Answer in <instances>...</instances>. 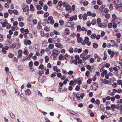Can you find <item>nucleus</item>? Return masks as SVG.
Masks as SVG:
<instances>
[{"mask_svg": "<svg viewBox=\"0 0 122 122\" xmlns=\"http://www.w3.org/2000/svg\"><path fill=\"white\" fill-rule=\"evenodd\" d=\"M33 49V50L35 51H39L40 49L39 45L38 44L34 45Z\"/></svg>", "mask_w": 122, "mask_h": 122, "instance_id": "nucleus-2", "label": "nucleus"}, {"mask_svg": "<svg viewBox=\"0 0 122 122\" xmlns=\"http://www.w3.org/2000/svg\"><path fill=\"white\" fill-rule=\"evenodd\" d=\"M25 93L28 95H30L31 94V92L30 90L27 89L24 91Z\"/></svg>", "mask_w": 122, "mask_h": 122, "instance_id": "nucleus-14", "label": "nucleus"}, {"mask_svg": "<svg viewBox=\"0 0 122 122\" xmlns=\"http://www.w3.org/2000/svg\"><path fill=\"white\" fill-rule=\"evenodd\" d=\"M72 62L76 65L77 64L78 61L76 59L73 60Z\"/></svg>", "mask_w": 122, "mask_h": 122, "instance_id": "nucleus-40", "label": "nucleus"}, {"mask_svg": "<svg viewBox=\"0 0 122 122\" xmlns=\"http://www.w3.org/2000/svg\"><path fill=\"white\" fill-rule=\"evenodd\" d=\"M52 56H54V58H55L60 53V51L58 50L53 49L51 52Z\"/></svg>", "mask_w": 122, "mask_h": 122, "instance_id": "nucleus-1", "label": "nucleus"}, {"mask_svg": "<svg viewBox=\"0 0 122 122\" xmlns=\"http://www.w3.org/2000/svg\"><path fill=\"white\" fill-rule=\"evenodd\" d=\"M82 39L81 37L78 38L77 39V41L78 42L81 43L82 42Z\"/></svg>", "mask_w": 122, "mask_h": 122, "instance_id": "nucleus-29", "label": "nucleus"}, {"mask_svg": "<svg viewBox=\"0 0 122 122\" xmlns=\"http://www.w3.org/2000/svg\"><path fill=\"white\" fill-rule=\"evenodd\" d=\"M26 60L29 61L30 60V59H29L28 57H26V56H23L21 58V61H24Z\"/></svg>", "mask_w": 122, "mask_h": 122, "instance_id": "nucleus-12", "label": "nucleus"}, {"mask_svg": "<svg viewBox=\"0 0 122 122\" xmlns=\"http://www.w3.org/2000/svg\"><path fill=\"white\" fill-rule=\"evenodd\" d=\"M71 6L69 5H66V10H68L71 9Z\"/></svg>", "mask_w": 122, "mask_h": 122, "instance_id": "nucleus-30", "label": "nucleus"}, {"mask_svg": "<svg viewBox=\"0 0 122 122\" xmlns=\"http://www.w3.org/2000/svg\"><path fill=\"white\" fill-rule=\"evenodd\" d=\"M44 30L46 31H49L50 30V28L47 26H46L44 28Z\"/></svg>", "mask_w": 122, "mask_h": 122, "instance_id": "nucleus-23", "label": "nucleus"}, {"mask_svg": "<svg viewBox=\"0 0 122 122\" xmlns=\"http://www.w3.org/2000/svg\"><path fill=\"white\" fill-rule=\"evenodd\" d=\"M12 41L11 39L9 40L6 41L7 45H10L12 42Z\"/></svg>", "mask_w": 122, "mask_h": 122, "instance_id": "nucleus-22", "label": "nucleus"}, {"mask_svg": "<svg viewBox=\"0 0 122 122\" xmlns=\"http://www.w3.org/2000/svg\"><path fill=\"white\" fill-rule=\"evenodd\" d=\"M10 116L13 119H14L15 118V116L12 113H10Z\"/></svg>", "mask_w": 122, "mask_h": 122, "instance_id": "nucleus-27", "label": "nucleus"}, {"mask_svg": "<svg viewBox=\"0 0 122 122\" xmlns=\"http://www.w3.org/2000/svg\"><path fill=\"white\" fill-rule=\"evenodd\" d=\"M19 25L20 27H22L24 25V23L22 22H20L19 23Z\"/></svg>", "mask_w": 122, "mask_h": 122, "instance_id": "nucleus-52", "label": "nucleus"}, {"mask_svg": "<svg viewBox=\"0 0 122 122\" xmlns=\"http://www.w3.org/2000/svg\"><path fill=\"white\" fill-rule=\"evenodd\" d=\"M122 82V81L121 80H118L117 81V84L119 85H120Z\"/></svg>", "mask_w": 122, "mask_h": 122, "instance_id": "nucleus-47", "label": "nucleus"}, {"mask_svg": "<svg viewBox=\"0 0 122 122\" xmlns=\"http://www.w3.org/2000/svg\"><path fill=\"white\" fill-rule=\"evenodd\" d=\"M70 56L69 55H67V54H66L63 57L65 59H66L68 58H70Z\"/></svg>", "mask_w": 122, "mask_h": 122, "instance_id": "nucleus-36", "label": "nucleus"}, {"mask_svg": "<svg viewBox=\"0 0 122 122\" xmlns=\"http://www.w3.org/2000/svg\"><path fill=\"white\" fill-rule=\"evenodd\" d=\"M94 61V60L93 58L90 59V62L91 63H93Z\"/></svg>", "mask_w": 122, "mask_h": 122, "instance_id": "nucleus-59", "label": "nucleus"}, {"mask_svg": "<svg viewBox=\"0 0 122 122\" xmlns=\"http://www.w3.org/2000/svg\"><path fill=\"white\" fill-rule=\"evenodd\" d=\"M24 43L25 45H30L31 44V42L29 40H26L25 39L24 40Z\"/></svg>", "mask_w": 122, "mask_h": 122, "instance_id": "nucleus-4", "label": "nucleus"}, {"mask_svg": "<svg viewBox=\"0 0 122 122\" xmlns=\"http://www.w3.org/2000/svg\"><path fill=\"white\" fill-rule=\"evenodd\" d=\"M107 114L106 115V118H108L109 117H111L112 116V114L109 113H107Z\"/></svg>", "mask_w": 122, "mask_h": 122, "instance_id": "nucleus-19", "label": "nucleus"}, {"mask_svg": "<svg viewBox=\"0 0 122 122\" xmlns=\"http://www.w3.org/2000/svg\"><path fill=\"white\" fill-rule=\"evenodd\" d=\"M61 7V6H60L59 5H56V8L57 10H60Z\"/></svg>", "mask_w": 122, "mask_h": 122, "instance_id": "nucleus-64", "label": "nucleus"}, {"mask_svg": "<svg viewBox=\"0 0 122 122\" xmlns=\"http://www.w3.org/2000/svg\"><path fill=\"white\" fill-rule=\"evenodd\" d=\"M110 41L111 42H112L114 43V46H115L116 47H118V45L117 43L115 42V41L114 40H110Z\"/></svg>", "mask_w": 122, "mask_h": 122, "instance_id": "nucleus-21", "label": "nucleus"}, {"mask_svg": "<svg viewBox=\"0 0 122 122\" xmlns=\"http://www.w3.org/2000/svg\"><path fill=\"white\" fill-rule=\"evenodd\" d=\"M91 36L92 39H94L96 37V35L95 34H92L91 35Z\"/></svg>", "mask_w": 122, "mask_h": 122, "instance_id": "nucleus-34", "label": "nucleus"}, {"mask_svg": "<svg viewBox=\"0 0 122 122\" xmlns=\"http://www.w3.org/2000/svg\"><path fill=\"white\" fill-rule=\"evenodd\" d=\"M39 4L41 6H43L44 5L43 3V2L41 0L39 2Z\"/></svg>", "mask_w": 122, "mask_h": 122, "instance_id": "nucleus-60", "label": "nucleus"}, {"mask_svg": "<svg viewBox=\"0 0 122 122\" xmlns=\"http://www.w3.org/2000/svg\"><path fill=\"white\" fill-rule=\"evenodd\" d=\"M32 21L33 24L34 25L36 24L37 22V20L35 19H33V20Z\"/></svg>", "mask_w": 122, "mask_h": 122, "instance_id": "nucleus-58", "label": "nucleus"}, {"mask_svg": "<svg viewBox=\"0 0 122 122\" xmlns=\"http://www.w3.org/2000/svg\"><path fill=\"white\" fill-rule=\"evenodd\" d=\"M112 17L113 19L112 20V22L114 23L117 22V16L115 14H114L112 15Z\"/></svg>", "mask_w": 122, "mask_h": 122, "instance_id": "nucleus-6", "label": "nucleus"}, {"mask_svg": "<svg viewBox=\"0 0 122 122\" xmlns=\"http://www.w3.org/2000/svg\"><path fill=\"white\" fill-rule=\"evenodd\" d=\"M97 4L99 5L102 4V1L100 0H98L97 1Z\"/></svg>", "mask_w": 122, "mask_h": 122, "instance_id": "nucleus-41", "label": "nucleus"}, {"mask_svg": "<svg viewBox=\"0 0 122 122\" xmlns=\"http://www.w3.org/2000/svg\"><path fill=\"white\" fill-rule=\"evenodd\" d=\"M65 33L66 35H68L69 34V29L68 28H66L65 30Z\"/></svg>", "mask_w": 122, "mask_h": 122, "instance_id": "nucleus-16", "label": "nucleus"}, {"mask_svg": "<svg viewBox=\"0 0 122 122\" xmlns=\"http://www.w3.org/2000/svg\"><path fill=\"white\" fill-rule=\"evenodd\" d=\"M89 40V38L88 37H85V39L84 41H83V42H82V45H84L86 44V42L88 41Z\"/></svg>", "mask_w": 122, "mask_h": 122, "instance_id": "nucleus-10", "label": "nucleus"}, {"mask_svg": "<svg viewBox=\"0 0 122 122\" xmlns=\"http://www.w3.org/2000/svg\"><path fill=\"white\" fill-rule=\"evenodd\" d=\"M110 15L109 14H107L105 15V17L107 19H108L110 18Z\"/></svg>", "mask_w": 122, "mask_h": 122, "instance_id": "nucleus-43", "label": "nucleus"}, {"mask_svg": "<svg viewBox=\"0 0 122 122\" xmlns=\"http://www.w3.org/2000/svg\"><path fill=\"white\" fill-rule=\"evenodd\" d=\"M77 30L78 31H79L81 30V27L80 25H78L77 27Z\"/></svg>", "mask_w": 122, "mask_h": 122, "instance_id": "nucleus-31", "label": "nucleus"}, {"mask_svg": "<svg viewBox=\"0 0 122 122\" xmlns=\"http://www.w3.org/2000/svg\"><path fill=\"white\" fill-rule=\"evenodd\" d=\"M73 73V71L71 70L70 71L68 72V74L70 75H72Z\"/></svg>", "mask_w": 122, "mask_h": 122, "instance_id": "nucleus-56", "label": "nucleus"}, {"mask_svg": "<svg viewBox=\"0 0 122 122\" xmlns=\"http://www.w3.org/2000/svg\"><path fill=\"white\" fill-rule=\"evenodd\" d=\"M30 10L31 11H34L35 10V8L33 5H30Z\"/></svg>", "mask_w": 122, "mask_h": 122, "instance_id": "nucleus-15", "label": "nucleus"}, {"mask_svg": "<svg viewBox=\"0 0 122 122\" xmlns=\"http://www.w3.org/2000/svg\"><path fill=\"white\" fill-rule=\"evenodd\" d=\"M77 15H75L69 17V19L71 21H73L74 20H76L77 19Z\"/></svg>", "mask_w": 122, "mask_h": 122, "instance_id": "nucleus-7", "label": "nucleus"}, {"mask_svg": "<svg viewBox=\"0 0 122 122\" xmlns=\"http://www.w3.org/2000/svg\"><path fill=\"white\" fill-rule=\"evenodd\" d=\"M94 56L95 57V60H97V62H99L101 60V57L97 54H94Z\"/></svg>", "mask_w": 122, "mask_h": 122, "instance_id": "nucleus-8", "label": "nucleus"}, {"mask_svg": "<svg viewBox=\"0 0 122 122\" xmlns=\"http://www.w3.org/2000/svg\"><path fill=\"white\" fill-rule=\"evenodd\" d=\"M90 72L89 71H87L85 73V75L88 77L89 76V75L90 74Z\"/></svg>", "mask_w": 122, "mask_h": 122, "instance_id": "nucleus-51", "label": "nucleus"}, {"mask_svg": "<svg viewBox=\"0 0 122 122\" xmlns=\"http://www.w3.org/2000/svg\"><path fill=\"white\" fill-rule=\"evenodd\" d=\"M93 47L95 48H97L98 47V45L96 43H94L93 44Z\"/></svg>", "mask_w": 122, "mask_h": 122, "instance_id": "nucleus-44", "label": "nucleus"}, {"mask_svg": "<svg viewBox=\"0 0 122 122\" xmlns=\"http://www.w3.org/2000/svg\"><path fill=\"white\" fill-rule=\"evenodd\" d=\"M55 45L56 47L59 48L61 49L63 48L61 44L60 43H56Z\"/></svg>", "mask_w": 122, "mask_h": 122, "instance_id": "nucleus-11", "label": "nucleus"}, {"mask_svg": "<svg viewBox=\"0 0 122 122\" xmlns=\"http://www.w3.org/2000/svg\"><path fill=\"white\" fill-rule=\"evenodd\" d=\"M1 91L2 92V95L3 96H4L6 95V92L5 90L4 89H2L1 90Z\"/></svg>", "mask_w": 122, "mask_h": 122, "instance_id": "nucleus-25", "label": "nucleus"}, {"mask_svg": "<svg viewBox=\"0 0 122 122\" xmlns=\"http://www.w3.org/2000/svg\"><path fill=\"white\" fill-rule=\"evenodd\" d=\"M59 22L61 25H62L64 24V22L63 20H61L59 21Z\"/></svg>", "mask_w": 122, "mask_h": 122, "instance_id": "nucleus-46", "label": "nucleus"}, {"mask_svg": "<svg viewBox=\"0 0 122 122\" xmlns=\"http://www.w3.org/2000/svg\"><path fill=\"white\" fill-rule=\"evenodd\" d=\"M36 8L38 10H40L42 9V7L40 5H37L36 6Z\"/></svg>", "mask_w": 122, "mask_h": 122, "instance_id": "nucleus-48", "label": "nucleus"}, {"mask_svg": "<svg viewBox=\"0 0 122 122\" xmlns=\"http://www.w3.org/2000/svg\"><path fill=\"white\" fill-rule=\"evenodd\" d=\"M15 45L14 43L12 44L10 46V49H13L15 47Z\"/></svg>", "mask_w": 122, "mask_h": 122, "instance_id": "nucleus-32", "label": "nucleus"}, {"mask_svg": "<svg viewBox=\"0 0 122 122\" xmlns=\"http://www.w3.org/2000/svg\"><path fill=\"white\" fill-rule=\"evenodd\" d=\"M48 47L50 48L51 49H53L54 47V45L53 44H50L49 46Z\"/></svg>", "mask_w": 122, "mask_h": 122, "instance_id": "nucleus-37", "label": "nucleus"}, {"mask_svg": "<svg viewBox=\"0 0 122 122\" xmlns=\"http://www.w3.org/2000/svg\"><path fill=\"white\" fill-rule=\"evenodd\" d=\"M78 60V64H80V63H83L86 64V63L85 62H82V60L81 59H80Z\"/></svg>", "mask_w": 122, "mask_h": 122, "instance_id": "nucleus-45", "label": "nucleus"}, {"mask_svg": "<svg viewBox=\"0 0 122 122\" xmlns=\"http://www.w3.org/2000/svg\"><path fill=\"white\" fill-rule=\"evenodd\" d=\"M20 97L22 101H24L26 100V98L23 94L21 93L20 94Z\"/></svg>", "mask_w": 122, "mask_h": 122, "instance_id": "nucleus-13", "label": "nucleus"}, {"mask_svg": "<svg viewBox=\"0 0 122 122\" xmlns=\"http://www.w3.org/2000/svg\"><path fill=\"white\" fill-rule=\"evenodd\" d=\"M5 70L6 73L8 72L9 69L8 67H5Z\"/></svg>", "mask_w": 122, "mask_h": 122, "instance_id": "nucleus-61", "label": "nucleus"}, {"mask_svg": "<svg viewBox=\"0 0 122 122\" xmlns=\"http://www.w3.org/2000/svg\"><path fill=\"white\" fill-rule=\"evenodd\" d=\"M53 32L54 34L56 35H58L60 34V33L58 32L56 30H54V31Z\"/></svg>", "mask_w": 122, "mask_h": 122, "instance_id": "nucleus-57", "label": "nucleus"}, {"mask_svg": "<svg viewBox=\"0 0 122 122\" xmlns=\"http://www.w3.org/2000/svg\"><path fill=\"white\" fill-rule=\"evenodd\" d=\"M39 69L41 70L44 69V65L42 64H41L39 67Z\"/></svg>", "mask_w": 122, "mask_h": 122, "instance_id": "nucleus-35", "label": "nucleus"}, {"mask_svg": "<svg viewBox=\"0 0 122 122\" xmlns=\"http://www.w3.org/2000/svg\"><path fill=\"white\" fill-rule=\"evenodd\" d=\"M83 19L84 20H85L87 19V15L86 13L84 14L83 16Z\"/></svg>", "mask_w": 122, "mask_h": 122, "instance_id": "nucleus-20", "label": "nucleus"}, {"mask_svg": "<svg viewBox=\"0 0 122 122\" xmlns=\"http://www.w3.org/2000/svg\"><path fill=\"white\" fill-rule=\"evenodd\" d=\"M116 7L117 10L120 11H122V4H117L116 6Z\"/></svg>", "mask_w": 122, "mask_h": 122, "instance_id": "nucleus-5", "label": "nucleus"}, {"mask_svg": "<svg viewBox=\"0 0 122 122\" xmlns=\"http://www.w3.org/2000/svg\"><path fill=\"white\" fill-rule=\"evenodd\" d=\"M9 13H8L6 12L4 14V17L5 18H6L8 17V16Z\"/></svg>", "mask_w": 122, "mask_h": 122, "instance_id": "nucleus-39", "label": "nucleus"}, {"mask_svg": "<svg viewBox=\"0 0 122 122\" xmlns=\"http://www.w3.org/2000/svg\"><path fill=\"white\" fill-rule=\"evenodd\" d=\"M87 34L89 36L91 35L92 34V32L91 30H88L87 31Z\"/></svg>", "mask_w": 122, "mask_h": 122, "instance_id": "nucleus-53", "label": "nucleus"}, {"mask_svg": "<svg viewBox=\"0 0 122 122\" xmlns=\"http://www.w3.org/2000/svg\"><path fill=\"white\" fill-rule=\"evenodd\" d=\"M92 82V79H89L87 81V83L88 84H90Z\"/></svg>", "mask_w": 122, "mask_h": 122, "instance_id": "nucleus-62", "label": "nucleus"}, {"mask_svg": "<svg viewBox=\"0 0 122 122\" xmlns=\"http://www.w3.org/2000/svg\"><path fill=\"white\" fill-rule=\"evenodd\" d=\"M37 13L38 14H43L44 13V11L42 10H38L37 11Z\"/></svg>", "mask_w": 122, "mask_h": 122, "instance_id": "nucleus-33", "label": "nucleus"}, {"mask_svg": "<svg viewBox=\"0 0 122 122\" xmlns=\"http://www.w3.org/2000/svg\"><path fill=\"white\" fill-rule=\"evenodd\" d=\"M98 84L96 83H93L91 86V87H92V89L96 91L97 90L98 88Z\"/></svg>", "mask_w": 122, "mask_h": 122, "instance_id": "nucleus-3", "label": "nucleus"}, {"mask_svg": "<svg viewBox=\"0 0 122 122\" xmlns=\"http://www.w3.org/2000/svg\"><path fill=\"white\" fill-rule=\"evenodd\" d=\"M6 26H7L6 28L8 29H10L11 27V25L10 24H8L6 25Z\"/></svg>", "mask_w": 122, "mask_h": 122, "instance_id": "nucleus-50", "label": "nucleus"}, {"mask_svg": "<svg viewBox=\"0 0 122 122\" xmlns=\"http://www.w3.org/2000/svg\"><path fill=\"white\" fill-rule=\"evenodd\" d=\"M117 85V84L116 82L113 83L112 85V86L114 88L116 87Z\"/></svg>", "mask_w": 122, "mask_h": 122, "instance_id": "nucleus-28", "label": "nucleus"}, {"mask_svg": "<svg viewBox=\"0 0 122 122\" xmlns=\"http://www.w3.org/2000/svg\"><path fill=\"white\" fill-rule=\"evenodd\" d=\"M103 82L104 84H108L109 83V81L108 80L106 79H104L103 80Z\"/></svg>", "mask_w": 122, "mask_h": 122, "instance_id": "nucleus-18", "label": "nucleus"}, {"mask_svg": "<svg viewBox=\"0 0 122 122\" xmlns=\"http://www.w3.org/2000/svg\"><path fill=\"white\" fill-rule=\"evenodd\" d=\"M69 52L71 53H72L74 51L72 47H71L69 49Z\"/></svg>", "mask_w": 122, "mask_h": 122, "instance_id": "nucleus-63", "label": "nucleus"}, {"mask_svg": "<svg viewBox=\"0 0 122 122\" xmlns=\"http://www.w3.org/2000/svg\"><path fill=\"white\" fill-rule=\"evenodd\" d=\"M24 54L25 55H27L29 54L28 51L26 50H25L23 52Z\"/></svg>", "mask_w": 122, "mask_h": 122, "instance_id": "nucleus-55", "label": "nucleus"}, {"mask_svg": "<svg viewBox=\"0 0 122 122\" xmlns=\"http://www.w3.org/2000/svg\"><path fill=\"white\" fill-rule=\"evenodd\" d=\"M15 92L16 94L17 93L18 95L19 96V95L20 92L18 91V89H15Z\"/></svg>", "mask_w": 122, "mask_h": 122, "instance_id": "nucleus-54", "label": "nucleus"}, {"mask_svg": "<svg viewBox=\"0 0 122 122\" xmlns=\"http://www.w3.org/2000/svg\"><path fill=\"white\" fill-rule=\"evenodd\" d=\"M113 76V74L111 72H110L107 73V74L105 75V78L106 79H108L109 78V76L112 77Z\"/></svg>", "mask_w": 122, "mask_h": 122, "instance_id": "nucleus-9", "label": "nucleus"}, {"mask_svg": "<svg viewBox=\"0 0 122 122\" xmlns=\"http://www.w3.org/2000/svg\"><path fill=\"white\" fill-rule=\"evenodd\" d=\"M63 58V55L62 54H61L59 57V59L60 60H61Z\"/></svg>", "mask_w": 122, "mask_h": 122, "instance_id": "nucleus-49", "label": "nucleus"}, {"mask_svg": "<svg viewBox=\"0 0 122 122\" xmlns=\"http://www.w3.org/2000/svg\"><path fill=\"white\" fill-rule=\"evenodd\" d=\"M24 18L22 16L19 17L18 18V20L20 21H21L22 20H23Z\"/></svg>", "mask_w": 122, "mask_h": 122, "instance_id": "nucleus-38", "label": "nucleus"}, {"mask_svg": "<svg viewBox=\"0 0 122 122\" xmlns=\"http://www.w3.org/2000/svg\"><path fill=\"white\" fill-rule=\"evenodd\" d=\"M9 3H5L4 4V7L6 8H8L9 7Z\"/></svg>", "mask_w": 122, "mask_h": 122, "instance_id": "nucleus-26", "label": "nucleus"}, {"mask_svg": "<svg viewBox=\"0 0 122 122\" xmlns=\"http://www.w3.org/2000/svg\"><path fill=\"white\" fill-rule=\"evenodd\" d=\"M45 61L46 63H47L49 61V58L48 56H46L45 57Z\"/></svg>", "mask_w": 122, "mask_h": 122, "instance_id": "nucleus-42", "label": "nucleus"}, {"mask_svg": "<svg viewBox=\"0 0 122 122\" xmlns=\"http://www.w3.org/2000/svg\"><path fill=\"white\" fill-rule=\"evenodd\" d=\"M119 2V1L118 0H113L112 2L114 4H115L116 6L117 5V4H118V3Z\"/></svg>", "mask_w": 122, "mask_h": 122, "instance_id": "nucleus-17", "label": "nucleus"}, {"mask_svg": "<svg viewBox=\"0 0 122 122\" xmlns=\"http://www.w3.org/2000/svg\"><path fill=\"white\" fill-rule=\"evenodd\" d=\"M96 23V20L95 19L92 20L91 22V24L92 25H95Z\"/></svg>", "mask_w": 122, "mask_h": 122, "instance_id": "nucleus-24", "label": "nucleus"}]
</instances>
